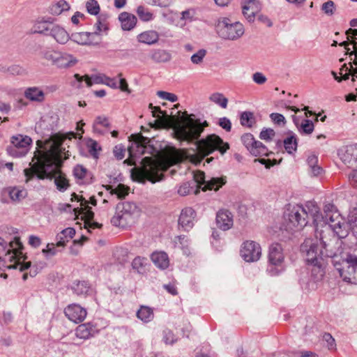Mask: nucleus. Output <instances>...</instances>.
Segmentation results:
<instances>
[{
	"instance_id": "nucleus-14",
	"label": "nucleus",
	"mask_w": 357,
	"mask_h": 357,
	"mask_svg": "<svg viewBox=\"0 0 357 357\" xmlns=\"http://www.w3.org/2000/svg\"><path fill=\"white\" fill-rule=\"evenodd\" d=\"M241 257L247 262H255L261 257V245L254 241H246L241 245Z\"/></svg>"
},
{
	"instance_id": "nucleus-53",
	"label": "nucleus",
	"mask_w": 357,
	"mask_h": 357,
	"mask_svg": "<svg viewBox=\"0 0 357 357\" xmlns=\"http://www.w3.org/2000/svg\"><path fill=\"white\" fill-rule=\"evenodd\" d=\"M194 188L195 186H193L191 182H185L178 187L177 192L181 196H185L188 195Z\"/></svg>"
},
{
	"instance_id": "nucleus-46",
	"label": "nucleus",
	"mask_w": 357,
	"mask_h": 357,
	"mask_svg": "<svg viewBox=\"0 0 357 357\" xmlns=\"http://www.w3.org/2000/svg\"><path fill=\"white\" fill-rule=\"evenodd\" d=\"M108 29L107 23L102 17H99L96 23L94 24V36L100 34L102 32L106 31Z\"/></svg>"
},
{
	"instance_id": "nucleus-9",
	"label": "nucleus",
	"mask_w": 357,
	"mask_h": 357,
	"mask_svg": "<svg viewBox=\"0 0 357 357\" xmlns=\"http://www.w3.org/2000/svg\"><path fill=\"white\" fill-rule=\"evenodd\" d=\"M268 262L267 272L270 275L275 276L284 271V254L281 244L274 243L269 246Z\"/></svg>"
},
{
	"instance_id": "nucleus-16",
	"label": "nucleus",
	"mask_w": 357,
	"mask_h": 357,
	"mask_svg": "<svg viewBox=\"0 0 357 357\" xmlns=\"http://www.w3.org/2000/svg\"><path fill=\"white\" fill-rule=\"evenodd\" d=\"M79 202H80V210L82 211V213L86 219L84 222V227L87 229L89 231H90L91 229L100 228L101 227L100 224L96 222H91L92 219L93 218L94 213L91 211V207L89 206V204L96 206V199L92 197L90 198V202L86 200L84 198L79 199Z\"/></svg>"
},
{
	"instance_id": "nucleus-42",
	"label": "nucleus",
	"mask_w": 357,
	"mask_h": 357,
	"mask_svg": "<svg viewBox=\"0 0 357 357\" xmlns=\"http://www.w3.org/2000/svg\"><path fill=\"white\" fill-rule=\"evenodd\" d=\"M209 99L213 102L225 109L227 107L228 99L222 93H214L211 95Z\"/></svg>"
},
{
	"instance_id": "nucleus-12",
	"label": "nucleus",
	"mask_w": 357,
	"mask_h": 357,
	"mask_svg": "<svg viewBox=\"0 0 357 357\" xmlns=\"http://www.w3.org/2000/svg\"><path fill=\"white\" fill-rule=\"evenodd\" d=\"M32 139L27 135H17L11 138L12 145L8 146V154L14 158H22L29 151Z\"/></svg>"
},
{
	"instance_id": "nucleus-62",
	"label": "nucleus",
	"mask_w": 357,
	"mask_h": 357,
	"mask_svg": "<svg viewBox=\"0 0 357 357\" xmlns=\"http://www.w3.org/2000/svg\"><path fill=\"white\" fill-rule=\"evenodd\" d=\"M163 340L165 344H172L176 342V339L171 331L165 330L163 331Z\"/></svg>"
},
{
	"instance_id": "nucleus-8",
	"label": "nucleus",
	"mask_w": 357,
	"mask_h": 357,
	"mask_svg": "<svg viewBox=\"0 0 357 357\" xmlns=\"http://www.w3.org/2000/svg\"><path fill=\"white\" fill-rule=\"evenodd\" d=\"M215 29L220 38L228 40H236L245 32L244 26L241 23L233 22L226 17H220L216 20Z\"/></svg>"
},
{
	"instance_id": "nucleus-61",
	"label": "nucleus",
	"mask_w": 357,
	"mask_h": 357,
	"mask_svg": "<svg viewBox=\"0 0 357 357\" xmlns=\"http://www.w3.org/2000/svg\"><path fill=\"white\" fill-rule=\"evenodd\" d=\"M181 20L183 21H192L195 15V10L194 9H187L183 10L181 13Z\"/></svg>"
},
{
	"instance_id": "nucleus-24",
	"label": "nucleus",
	"mask_w": 357,
	"mask_h": 357,
	"mask_svg": "<svg viewBox=\"0 0 357 357\" xmlns=\"http://www.w3.org/2000/svg\"><path fill=\"white\" fill-rule=\"evenodd\" d=\"M77 63V59L67 52H59L56 66L58 68H69Z\"/></svg>"
},
{
	"instance_id": "nucleus-10",
	"label": "nucleus",
	"mask_w": 357,
	"mask_h": 357,
	"mask_svg": "<svg viewBox=\"0 0 357 357\" xmlns=\"http://www.w3.org/2000/svg\"><path fill=\"white\" fill-rule=\"evenodd\" d=\"M22 244L19 238L15 237L14 241L8 244L0 237V268L1 267L6 268V265L12 264L21 254L20 252Z\"/></svg>"
},
{
	"instance_id": "nucleus-7",
	"label": "nucleus",
	"mask_w": 357,
	"mask_h": 357,
	"mask_svg": "<svg viewBox=\"0 0 357 357\" xmlns=\"http://www.w3.org/2000/svg\"><path fill=\"white\" fill-rule=\"evenodd\" d=\"M141 210L134 202L119 203L116 212L111 219V223L116 227H126L134 224L139 217Z\"/></svg>"
},
{
	"instance_id": "nucleus-40",
	"label": "nucleus",
	"mask_w": 357,
	"mask_h": 357,
	"mask_svg": "<svg viewBox=\"0 0 357 357\" xmlns=\"http://www.w3.org/2000/svg\"><path fill=\"white\" fill-rule=\"evenodd\" d=\"M283 143L284 149L288 153L292 154L296 151L298 142L295 134L291 133L289 136L286 137Z\"/></svg>"
},
{
	"instance_id": "nucleus-18",
	"label": "nucleus",
	"mask_w": 357,
	"mask_h": 357,
	"mask_svg": "<svg viewBox=\"0 0 357 357\" xmlns=\"http://www.w3.org/2000/svg\"><path fill=\"white\" fill-rule=\"evenodd\" d=\"M65 315L73 322L79 323L84 321L86 316V310L77 304H71L64 310Z\"/></svg>"
},
{
	"instance_id": "nucleus-30",
	"label": "nucleus",
	"mask_w": 357,
	"mask_h": 357,
	"mask_svg": "<svg viewBox=\"0 0 357 357\" xmlns=\"http://www.w3.org/2000/svg\"><path fill=\"white\" fill-rule=\"evenodd\" d=\"M138 42L146 45H153L159 40V34L153 30H149L139 33L137 37Z\"/></svg>"
},
{
	"instance_id": "nucleus-37",
	"label": "nucleus",
	"mask_w": 357,
	"mask_h": 357,
	"mask_svg": "<svg viewBox=\"0 0 357 357\" xmlns=\"http://www.w3.org/2000/svg\"><path fill=\"white\" fill-rule=\"evenodd\" d=\"M70 9V6L67 1L64 0H59L53 3L49 8V12L54 15H59L63 11H67Z\"/></svg>"
},
{
	"instance_id": "nucleus-1",
	"label": "nucleus",
	"mask_w": 357,
	"mask_h": 357,
	"mask_svg": "<svg viewBox=\"0 0 357 357\" xmlns=\"http://www.w3.org/2000/svg\"><path fill=\"white\" fill-rule=\"evenodd\" d=\"M73 132L67 134H55L45 140L37 142L38 149L29 165L31 167L24 170L26 183H28L34 176L39 179L54 178L56 188L61 192L66 191L68 186V181L61 172L59 167L64 159L68 158V151L66 148L73 137Z\"/></svg>"
},
{
	"instance_id": "nucleus-60",
	"label": "nucleus",
	"mask_w": 357,
	"mask_h": 357,
	"mask_svg": "<svg viewBox=\"0 0 357 357\" xmlns=\"http://www.w3.org/2000/svg\"><path fill=\"white\" fill-rule=\"evenodd\" d=\"M270 118L272 121L277 125H284L286 123V119L284 116L279 113H272L270 115Z\"/></svg>"
},
{
	"instance_id": "nucleus-25",
	"label": "nucleus",
	"mask_w": 357,
	"mask_h": 357,
	"mask_svg": "<svg viewBox=\"0 0 357 357\" xmlns=\"http://www.w3.org/2000/svg\"><path fill=\"white\" fill-rule=\"evenodd\" d=\"M49 36H51L58 43L66 44L70 39L68 33L59 25L51 26Z\"/></svg>"
},
{
	"instance_id": "nucleus-17",
	"label": "nucleus",
	"mask_w": 357,
	"mask_h": 357,
	"mask_svg": "<svg viewBox=\"0 0 357 357\" xmlns=\"http://www.w3.org/2000/svg\"><path fill=\"white\" fill-rule=\"evenodd\" d=\"M22 257H20L19 255L13 263L10 264V265H6V268L19 269L20 272H24L22 275L23 280H26L28 278V275H30L31 277L36 276L38 273L37 268L31 266L30 261L24 262V260L22 261Z\"/></svg>"
},
{
	"instance_id": "nucleus-6",
	"label": "nucleus",
	"mask_w": 357,
	"mask_h": 357,
	"mask_svg": "<svg viewBox=\"0 0 357 357\" xmlns=\"http://www.w3.org/2000/svg\"><path fill=\"white\" fill-rule=\"evenodd\" d=\"M301 251L307 264L335 257V253L327 248L326 243L317 238H306L301 245Z\"/></svg>"
},
{
	"instance_id": "nucleus-43",
	"label": "nucleus",
	"mask_w": 357,
	"mask_h": 357,
	"mask_svg": "<svg viewBox=\"0 0 357 357\" xmlns=\"http://www.w3.org/2000/svg\"><path fill=\"white\" fill-rule=\"evenodd\" d=\"M59 52L53 50H45L41 52L42 57L51 62L53 66H56Z\"/></svg>"
},
{
	"instance_id": "nucleus-3",
	"label": "nucleus",
	"mask_w": 357,
	"mask_h": 357,
	"mask_svg": "<svg viewBox=\"0 0 357 357\" xmlns=\"http://www.w3.org/2000/svg\"><path fill=\"white\" fill-rule=\"evenodd\" d=\"M310 218L317 227L326 224L325 215L320 213L319 208L313 202H307L304 206H289L284 213L287 229L289 230L303 228L307 225Z\"/></svg>"
},
{
	"instance_id": "nucleus-26",
	"label": "nucleus",
	"mask_w": 357,
	"mask_h": 357,
	"mask_svg": "<svg viewBox=\"0 0 357 357\" xmlns=\"http://www.w3.org/2000/svg\"><path fill=\"white\" fill-rule=\"evenodd\" d=\"M52 25V20L50 17L38 20L33 26L32 32L49 36Z\"/></svg>"
},
{
	"instance_id": "nucleus-44",
	"label": "nucleus",
	"mask_w": 357,
	"mask_h": 357,
	"mask_svg": "<svg viewBox=\"0 0 357 357\" xmlns=\"http://www.w3.org/2000/svg\"><path fill=\"white\" fill-rule=\"evenodd\" d=\"M74 40L79 44H91V37H94V33L90 32L79 33L73 36Z\"/></svg>"
},
{
	"instance_id": "nucleus-2",
	"label": "nucleus",
	"mask_w": 357,
	"mask_h": 357,
	"mask_svg": "<svg viewBox=\"0 0 357 357\" xmlns=\"http://www.w3.org/2000/svg\"><path fill=\"white\" fill-rule=\"evenodd\" d=\"M208 126L206 121L201 122L198 119H193L190 117L185 118L176 127L175 132L178 139L188 142H195L196 148L201 159L212 153L215 151H219L223 155L229 149V145L218 135L211 134L205 138L199 139L205 127Z\"/></svg>"
},
{
	"instance_id": "nucleus-13",
	"label": "nucleus",
	"mask_w": 357,
	"mask_h": 357,
	"mask_svg": "<svg viewBox=\"0 0 357 357\" xmlns=\"http://www.w3.org/2000/svg\"><path fill=\"white\" fill-rule=\"evenodd\" d=\"M241 142L247 150L254 156H267L268 150L261 142L255 140L250 133H245L241 137Z\"/></svg>"
},
{
	"instance_id": "nucleus-29",
	"label": "nucleus",
	"mask_w": 357,
	"mask_h": 357,
	"mask_svg": "<svg viewBox=\"0 0 357 357\" xmlns=\"http://www.w3.org/2000/svg\"><path fill=\"white\" fill-rule=\"evenodd\" d=\"M59 118L55 113L51 112L41 118L40 126L47 130H53L57 126Z\"/></svg>"
},
{
	"instance_id": "nucleus-39",
	"label": "nucleus",
	"mask_w": 357,
	"mask_h": 357,
	"mask_svg": "<svg viewBox=\"0 0 357 357\" xmlns=\"http://www.w3.org/2000/svg\"><path fill=\"white\" fill-rule=\"evenodd\" d=\"M151 59L157 63H165L169 61L171 58V54L165 50H156L153 52L151 56Z\"/></svg>"
},
{
	"instance_id": "nucleus-63",
	"label": "nucleus",
	"mask_w": 357,
	"mask_h": 357,
	"mask_svg": "<svg viewBox=\"0 0 357 357\" xmlns=\"http://www.w3.org/2000/svg\"><path fill=\"white\" fill-rule=\"evenodd\" d=\"M218 124L227 132H229L231 129V123L227 117L220 118Z\"/></svg>"
},
{
	"instance_id": "nucleus-48",
	"label": "nucleus",
	"mask_w": 357,
	"mask_h": 357,
	"mask_svg": "<svg viewBox=\"0 0 357 357\" xmlns=\"http://www.w3.org/2000/svg\"><path fill=\"white\" fill-rule=\"evenodd\" d=\"M206 50L204 49L199 50L196 53L193 54L190 57V61L193 64L200 65L203 63L206 55Z\"/></svg>"
},
{
	"instance_id": "nucleus-32",
	"label": "nucleus",
	"mask_w": 357,
	"mask_h": 357,
	"mask_svg": "<svg viewBox=\"0 0 357 357\" xmlns=\"http://www.w3.org/2000/svg\"><path fill=\"white\" fill-rule=\"evenodd\" d=\"M312 266L311 277L315 282L321 280L325 274L326 261L325 260L312 263L310 264Z\"/></svg>"
},
{
	"instance_id": "nucleus-34",
	"label": "nucleus",
	"mask_w": 357,
	"mask_h": 357,
	"mask_svg": "<svg viewBox=\"0 0 357 357\" xmlns=\"http://www.w3.org/2000/svg\"><path fill=\"white\" fill-rule=\"evenodd\" d=\"M73 175L79 183H84L90 178L87 169L81 165H77L73 169Z\"/></svg>"
},
{
	"instance_id": "nucleus-54",
	"label": "nucleus",
	"mask_w": 357,
	"mask_h": 357,
	"mask_svg": "<svg viewBox=\"0 0 357 357\" xmlns=\"http://www.w3.org/2000/svg\"><path fill=\"white\" fill-rule=\"evenodd\" d=\"M74 77L76 82H77V84L73 83V85L76 86L77 87H80L81 83L82 82L84 78L88 86H91L93 84H94L92 80V76L91 77H89L88 75L82 77L80 76L79 74H75Z\"/></svg>"
},
{
	"instance_id": "nucleus-15",
	"label": "nucleus",
	"mask_w": 357,
	"mask_h": 357,
	"mask_svg": "<svg viewBox=\"0 0 357 357\" xmlns=\"http://www.w3.org/2000/svg\"><path fill=\"white\" fill-rule=\"evenodd\" d=\"M150 140L147 137L142 135L138 136L128 147L129 158L125 162H128L130 165H134L135 158L144 154L147 149H151L147 146Z\"/></svg>"
},
{
	"instance_id": "nucleus-55",
	"label": "nucleus",
	"mask_w": 357,
	"mask_h": 357,
	"mask_svg": "<svg viewBox=\"0 0 357 357\" xmlns=\"http://www.w3.org/2000/svg\"><path fill=\"white\" fill-rule=\"evenodd\" d=\"M314 123L312 121L305 119L303 121L301 125V130L303 133L310 135L311 134L314 130Z\"/></svg>"
},
{
	"instance_id": "nucleus-50",
	"label": "nucleus",
	"mask_w": 357,
	"mask_h": 357,
	"mask_svg": "<svg viewBox=\"0 0 357 357\" xmlns=\"http://www.w3.org/2000/svg\"><path fill=\"white\" fill-rule=\"evenodd\" d=\"M87 12L93 15H96L100 12V6L96 0H89L86 3Z\"/></svg>"
},
{
	"instance_id": "nucleus-57",
	"label": "nucleus",
	"mask_w": 357,
	"mask_h": 357,
	"mask_svg": "<svg viewBox=\"0 0 357 357\" xmlns=\"http://www.w3.org/2000/svg\"><path fill=\"white\" fill-rule=\"evenodd\" d=\"M275 132L272 128H264L259 134V137L262 140L270 141L275 136Z\"/></svg>"
},
{
	"instance_id": "nucleus-56",
	"label": "nucleus",
	"mask_w": 357,
	"mask_h": 357,
	"mask_svg": "<svg viewBox=\"0 0 357 357\" xmlns=\"http://www.w3.org/2000/svg\"><path fill=\"white\" fill-rule=\"evenodd\" d=\"M157 96L163 100H167L172 102H174L178 100V97L176 95L164 91H158L157 92Z\"/></svg>"
},
{
	"instance_id": "nucleus-49",
	"label": "nucleus",
	"mask_w": 357,
	"mask_h": 357,
	"mask_svg": "<svg viewBox=\"0 0 357 357\" xmlns=\"http://www.w3.org/2000/svg\"><path fill=\"white\" fill-rule=\"evenodd\" d=\"M109 189L110 190L111 195H116L119 199L123 198L128 195V189L121 184H119L115 188H112L109 186L108 190Z\"/></svg>"
},
{
	"instance_id": "nucleus-33",
	"label": "nucleus",
	"mask_w": 357,
	"mask_h": 357,
	"mask_svg": "<svg viewBox=\"0 0 357 357\" xmlns=\"http://www.w3.org/2000/svg\"><path fill=\"white\" fill-rule=\"evenodd\" d=\"M3 192L7 193L13 202H20L26 196V192L19 187H8L3 189Z\"/></svg>"
},
{
	"instance_id": "nucleus-20",
	"label": "nucleus",
	"mask_w": 357,
	"mask_h": 357,
	"mask_svg": "<svg viewBox=\"0 0 357 357\" xmlns=\"http://www.w3.org/2000/svg\"><path fill=\"white\" fill-rule=\"evenodd\" d=\"M259 3L255 0H245L243 3V14L250 22L255 20V16L259 13Z\"/></svg>"
},
{
	"instance_id": "nucleus-31",
	"label": "nucleus",
	"mask_w": 357,
	"mask_h": 357,
	"mask_svg": "<svg viewBox=\"0 0 357 357\" xmlns=\"http://www.w3.org/2000/svg\"><path fill=\"white\" fill-rule=\"evenodd\" d=\"M24 96L31 101L41 102L45 99V93L38 87H29L24 91Z\"/></svg>"
},
{
	"instance_id": "nucleus-22",
	"label": "nucleus",
	"mask_w": 357,
	"mask_h": 357,
	"mask_svg": "<svg viewBox=\"0 0 357 357\" xmlns=\"http://www.w3.org/2000/svg\"><path fill=\"white\" fill-rule=\"evenodd\" d=\"M338 155L344 164H352L357 160V146L349 145L338 151Z\"/></svg>"
},
{
	"instance_id": "nucleus-41",
	"label": "nucleus",
	"mask_w": 357,
	"mask_h": 357,
	"mask_svg": "<svg viewBox=\"0 0 357 357\" xmlns=\"http://www.w3.org/2000/svg\"><path fill=\"white\" fill-rule=\"evenodd\" d=\"M240 123L243 126L251 128L255 123L254 114L251 112H243L240 116Z\"/></svg>"
},
{
	"instance_id": "nucleus-58",
	"label": "nucleus",
	"mask_w": 357,
	"mask_h": 357,
	"mask_svg": "<svg viewBox=\"0 0 357 357\" xmlns=\"http://www.w3.org/2000/svg\"><path fill=\"white\" fill-rule=\"evenodd\" d=\"M56 243H48L46 248L43 250V252L47 257L56 255L59 250L56 249Z\"/></svg>"
},
{
	"instance_id": "nucleus-21",
	"label": "nucleus",
	"mask_w": 357,
	"mask_h": 357,
	"mask_svg": "<svg viewBox=\"0 0 357 357\" xmlns=\"http://www.w3.org/2000/svg\"><path fill=\"white\" fill-rule=\"evenodd\" d=\"M233 215L227 210H220L216 215L217 226L223 231H227L233 226Z\"/></svg>"
},
{
	"instance_id": "nucleus-23",
	"label": "nucleus",
	"mask_w": 357,
	"mask_h": 357,
	"mask_svg": "<svg viewBox=\"0 0 357 357\" xmlns=\"http://www.w3.org/2000/svg\"><path fill=\"white\" fill-rule=\"evenodd\" d=\"M111 125L107 117L98 116L93 123V132L98 135H103L109 132Z\"/></svg>"
},
{
	"instance_id": "nucleus-27",
	"label": "nucleus",
	"mask_w": 357,
	"mask_h": 357,
	"mask_svg": "<svg viewBox=\"0 0 357 357\" xmlns=\"http://www.w3.org/2000/svg\"><path fill=\"white\" fill-rule=\"evenodd\" d=\"M119 20L121 22V26L124 31H130L132 29L137 23V17L129 13L123 12L119 16Z\"/></svg>"
},
{
	"instance_id": "nucleus-35",
	"label": "nucleus",
	"mask_w": 357,
	"mask_h": 357,
	"mask_svg": "<svg viewBox=\"0 0 357 357\" xmlns=\"http://www.w3.org/2000/svg\"><path fill=\"white\" fill-rule=\"evenodd\" d=\"M93 328L90 324L79 325L75 330V335L79 339H89L92 336Z\"/></svg>"
},
{
	"instance_id": "nucleus-51",
	"label": "nucleus",
	"mask_w": 357,
	"mask_h": 357,
	"mask_svg": "<svg viewBox=\"0 0 357 357\" xmlns=\"http://www.w3.org/2000/svg\"><path fill=\"white\" fill-rule=\"evenodd\" d=\"M147 261L146 258L142 257H135L132 262V267L138 273H141Z\"/></svg>"
},
{
	"instance_id": "nucleus-52",
	"label": "nucleus",
	"mask_w": 357,
	"mask_h": 357,
	"mask_svg": "<svg viewBox=\"0 0 357 357\" xmlns=\"http://www.w3.org/2000/svg\"><path fill=\"white\" fill-rule=\"evenodd\" d=\"M335 6L333 1H328L322 4L321 10L327 15L331 16L334 14Z\"/></svg>"
},
{
	"instance_id": "nucleus-38",
	"label": "nucleus",
	"mask_w": 357,
	"mask_h": 357,
	"mask_svg": "<svg viewBox=\"0 0 357 357\" xmlns=\"http://www.w3.org/2000/svg\"><path fill=\"white\" fill-rule=\"evenodd\" d=\"M72 289L77 296H86L90 291V286L86 281H77L73 283Z\"/></svg>"
},
{
	"instance_id": "nucleus-47",
	"label": "nucleus",
	"mask_w": 357,
	"mask_h": 357,
	"mask_svg": "<svg viewBox=\"0 0 357 357\" xmlns=\"http://www.w3.org/2000/svg\"><path fill=\"white\" fill-rule=\"evenodd\" d=\"M174 246L183 250L184 254H187V248L188 245V239L185 236H178L174 239Z\"/></svg>"
},
{
	"instance_id": "nucleus-45",
	"label": "nucleus",
	"mask_w": 357,
	"mask_h": 357,
	"mask_svg": "<svg viewBox=\"0 0 357 357\" xmlns=\"http://www.w3.org/2000/svg\"><path fill=\"white\" fill-rule=\"evenodd\" d=\"M137 13L139 19L144 22H149L153 19V13L142 6L137 7Z\"/></svg>"
},
{
	"instance_id": "nucleus-59",
	"label": "nucleus",
	"mask_w": 357,
	"mask_h": 357,
	"mask_svg": "<svg viewBox=\"0 0 357 357\" xmlns=\"http://www.w3.org/2000/svg\"><path fill=\"white\" fill-rule=\"evenodd\" d=\"M114 255L117 259L119 261L120 264H123L128 261V252L126 249H118Z\"/></svg>"
},
{
	"instance_id": "nucleus-4",
	"label": "nucleus",
	"mask_w": 357,
	"mask_h": 357,
	"mask_svg": "<svg viewBox=\"0 0 357 357\" xmlns=\"http://www.w3.org/2000/svg\"><path fill=\"white\" fill-rule=\"evenodd\" d=\"M176 163V160L167 158L160 160H155L151 158L145 157L142 160V167H134L131 170L132 178L139 182L149 181L152 183L163 179V172Z\"/></svg>"
},
{
	"instance_id": "nucleus-64",
	"label": "nucleus",
	"mask_w": 357,
	"mask_h": 357,
	"mask_svg": "<svg viewBox=\"0 0 357 357\" xmlns=\"http://www.w3.org/2000/svg\"><path fill=\"white\" fill-rule=\"evenodd\" d=\"M252 80L255 83L261 85L267 81V78L263 73L257 72L252 75Z\"/></svg>"
},
{
	"instance_id": "nucleus-11",
	"label": "nucleus",
	"mask_w": 357,
	"mask_h": 357,
	"mask_svg": "<svg viewBox=\"0 0 357 357\" xmlns=\"http://www.w3.org/2000/svg\"><path fill=\"white\" fill-rule=\"evenodd\" d=\"M193 178L194 180L191 181L193 186L202 188L204 191L206 190L217 191L226 183L223 177H206L203 172L199 171L194 174Z\"/></svg>"
},
{
	"instance_id": "nucleus-19",
	"label": "nucleus",
	"mask_w": 357,
	"mask_h": 357,
	"mask_svg": "<svg viewBox=\"0 0 357 357\" xmlns=\"http://www.w3.org/2000/svg\"><path fill=\"white\" fill-rule=\"evenodd\" d=\"M195 211L190 207L183 208L178 218V225L185 230L188 231L194 225Z\"/></svg>"
},
{
	"instance_id": "nucleus-36",
	"label": "nucleus",
	"mask_w": 357,
	"mask_h": 357,
	"mask_svg": "<svg viewBox=\"0 0 357 357\" xmlns=\"http://www.w3.org/2000/svg\"><path fill=\"white\" fill-rule=\"evenodd\" d=\"M137 317L142 321L149 323L151 321L154 317L153 310L148 306L142 305L137 310Z\"/></svg>"
},
{
	"instance_id": "nucleus-5",
	"label": "nucleus",
	"mask_w": 357,
	"mask_h": 357,
	"mask_svg": "<svg viewBox=\"0 0 357 357\" xmlns=\"http://www.w3.org/2000/svg\"><path fill=\"white\" fill-rule=\"evenodd\" d=\"M326 225H328L331 229L340 238L346 237L349 229L357 238V218L354 220L351 219L349 223L345 222L344 219L340 214L336 207L333 204H326L324 206Z\"/></svg>"
},
{
	"instance_id": "nucleus-28",
	"label": "nucleus",
	"mask_w": 357,
	"mask_h": 357,
	"mask_svg": "<svg viewBox=\"0 0 357 357\" xmlns=\"http://www.w3.org/2000/svg\"><path fill=\"white\" fill-rule=\"evenodd\" d=\"M151 258L155 266L160 269H166L169 265L168 255L165 252H155L151 255Z\"/></svg>"
}]
</instances>
